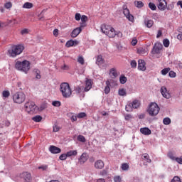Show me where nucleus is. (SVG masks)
<instances>
[{
    "label": "nucleus",
    "instance_id": "nucleus-45",
    "mask_svg": "<svg viewBox=\"0 0 182 182\" xmlns=\"http://www.w3.org/2000/svg\"><path fill=\"white\" fill-rule=\"evenodd\" d=\"M171 182H181V179L178 176H174Z\"/></svg>",
    "mask_w": 182,
    "mask_h": 182
},
{
    "label": "nucleus",
    "instance_id": "nucleus-47",
    "mask_svg": "<svg viewBox=\"0 0 182 182\" xmlns=\"http://www.w3.org/2000/svg\"><path fill=\"white\" fill-rule=\"evenodd\" d=\"M53 106H55V107H59L60 106V101H53L52 102Z\"/></svg>",
    "mask_w": 182,
    "mask_h": 182
},
{
    "label": "nucleus",
    "instance_id": "nucleus-53",
    "mask_svg": "<svg viewBox=\"0 0 182 182\" xmlns=\"http://www.w3.org/2000/svg\"><path fill=\"white\" fill-rule=\"evenodd\" d=\"M125 120H130V119H133V117L130 114H127L124 116Z\"/></svg>",
    "mask_w": 182,
    "mask_h": 182
},
{
    "label": "nucleus",
    "instance_id": "nucleus-38",
    "mask_svg": "<svg viewBox=\"0 0 182 182\" xmlns=\"http://www.w3.org/2000/svg\"><path fill=\"white\" fill-rule=\"evenodd\" d=\"M170 72V68H164L161 71V75L165 76V75H167Z\"/></svg>",
    "mask_w": 182,
    "mask_h": 182
},
{
    "label": "nucleus",
    "instance_id": "nucleus-3",
    "mask_svg": "<svg viewBox=\"0 0 182 182\" xmlns=\"http://www.w3.org/2000/svg\"><path fill=\"white\" fill-rule=\"evenodd\" d=\"M60 92H61L63 97L68 98L72 96V89L68 82H63L60 87Z\"/></svg>",
    "mask_w": 182,
    "mask_h": 182
},
{
    "label": "nucleus",
    "instance_id": "nucleus-51",
    "mask_svg": "<svg viewBox=\"0 0 182 182\" xmlns=\"http://www.w3.org/2000/svg\"><path fill=\"white\" fill-rule=\"evenodd\" d=\"M137 66V62H136V60H132L131 61V67L132 68H136Z\"/></svg>",
    "mask_w": 182,
    "mask_h": 182
},
{
    "label": "nucleus",
    "instance_id": "nucleus-62",
    "mask_svg": "<svg viewBox=\"0 0 182 182\" xmlns=\"http://www.w3.org/2000/svg\"><path fill=\"white\" fill-rule=\"evenodd\" d=\"M132 46H136V45H137V40L136 38H134L132 41Z\"/></svg>",
    "mask_w": 182,
    "mask_h": 182
},
{
    "label": "nucleus",
    "instance_id": "nucleus-9",
    "mask_svg": "<svg viewBox=\"0 0 182 182\" xmlns=\"http://www.w3.org/2000/svg\"><path fill=\"white\" fill-rule=\"evenodd\" d=\"M24 107L26 108V110L28 112V113H31V112H35V109H36V105H35V102H33L28 101L25 104Z\"/></svg>",
    "mask_w": 182,
    "mask_h": 182
},
{
    "label": "nucleus",
    "instance_id": "nucleus-35",
    "mask_svg": "<svg viewBox=\"0 0 182 182\" xmlns=\"http://www.w3.org/2000/svg\"><path fill=\"white\" fill-rule=\"evenodd\" d=\"M179 34L177 36V39L182 41V26L178 28Z\"/></svg>",
    "mask_w": 182,
    "mask_h": 182
},
{
    "label": "nucleus",
    "instance_id": "nucleus-48",
    "mask_svg": "<svg viewBox=\"0 0 182 182\" xmlns=\"http://www.w3.org/2000/svg\"><path fill=\"white\" fill-rule=\"evenodd\" d=\"M77 62L80 63V65H85V59H83V57L80 56L77 59Z\"/></svg>",
    "mask_w": 182,
    "mask_h": 182
},
{
    "label": "nucleus",
    "instance_id": "nucleus-21",
    "mask_svg": "<svg viewBox=\"0 0 182 182\" xmlns=\"http://www.w3.org/2000/svg\"><path fill=\"white\" fill-rule=\"evenodd\" d=\"M140 132L144 136H150L151 134V130L147 127L141 128Z\"/></svg>",
    "mask_w": 182,
    "mask_h": 182
},
{
    "label": "nucleus",
    "instance_id": "nucleus-20",
    "mask_svg": "<svg viewBox=\"0 0 182 182\" xmlns=\"http://www.w3.org/2000/svg\"><path fill=\"white\" fill-rule=\"evenodd\" d=\"M80 32H82V27H77L75 28L71 33V37L76 38L79 33H80Z\"/></svg>",
    "mask_w": 182,
    "mask_h": 182
},
{
    "label": "nucleus",
    "instance_id": "nucleus-6",
    "mask_svg": "<svg viewBox=\"0 0 182 182\" xmlns=\"http://www.w3.org/2000/svg\"><path fill=\"white\" fill-rule=\"evenodd\" d=\"M149 116H157L158 113H160V107L156 102H151L149 105V109L147 110Z\"/></svg>",
    "mask_w": 182,
    "mask_h": 182
},
{
    "label": "nucleus",
    "instance_id": "nucleus-11",
    "mask_svg": "<svg viewBox=\"0 0 182 182\" xmlns=\"http://www.w3.org/2000/svg\"><path fill=\"white\" fill-rule=\"evenodd\" d=\"M163 49V44L160 43H156L154 46V48L151 50L152 55H159L160 50Z\"/></svg>",
    "mask_w": 182,
    "mask_h": 182
},
{
    "label": "nucleus",
    "instance_id": "nucleus-10",
    "mask_svg": "<svg viewBox=\"0 0 182 182\" xmlns=\"http://www.w3.org/2000/svg\"><path fill=\"white\" fill-rule=\"evenodd\" d=\"M19 178L23 182H32V176L29 172H23L20 174Z\"/></svg>",
    "mask_w": 182,
    "mask_h": 182
},
{
    "label": "nucleus",
    "instance_id": "nucleus-34",
    "mask_svg": "<svg viewBox=\"0 0 182 182\" xmlns=\"http://www.w3.org/2000/svg\"><path fill=\"white\" fill-rule=\"evenodd\" d=\"M163 44L165 48H168L170 46V41L167 38L164 39Z\"/></svg>",
    "mask_w": 182,
    "mask_h": 182
},
{
    "label": "nucleus",
    "instance_id": "nucleus-46",
    "mask_svg": "<svg viewBox=\"0 0 182 182\" xmlns=\"http://www.w3.org/2000/svg\"><path fill=\"white\" fill-rule=\"evenodd\" d=\"M10 95H11V93L9 92V91H4L2 92L3 97H9Z\"/></svg>",
    "mask_w": 182,
    "mask_h": 182
},
{
    "label": "nucleus",
    "instance_id": "nucleus-58",
    "mask_svg": "<svg viewBox=\"0 0 182 182\" xmlns=\"http://www.w3.org/2000/svg\"><path fill=\"white\" fill-rule=\"evenodd\" d=\"M168 75L170 77H176V73L174 71H169Z\"/></svg>",
    "mask_w": 182,
    "mask_h": 182
},
{
    "label": "nucleus",
    "instance_id": "nucleus-31",
    "mask_svg": "<svg viewBox=\"0 0 182 182\" xmlns=\"http://www.w3.org/2000/svg\"><path fill=\"white\" fill-rule=\"evenodd\" d=\"M164 124H166V126H168L171 123V119L168 117H166L163 119Z\"/></svg>",
    "mask_w": 182,
    "mask_h": 182
},
{
    "label": "nucleus",
    "instance_id": "nucleus-61",
    "mask_svg": "<svg viewBox=\"0 0 182 182\" xmlns=\"http://www.w3.org/2000/svg\"><path fill=\"white\" fill-rule=\"evenodd\" d=\"M117 36L118 38H123V33L120 31H118L117 33H115V36Z\"/></svg>",
    "mask_w": 182,
    "mask_h": 182
},
{
    "label": "nucleus",
    "instance_id": "nucleus-27",
    "mask_svg": "<svg viewBox=\"0 0 182 182\" xmlns=\"http://www.w3.org/2000/svg\"><path fill=\"white\" fill-rule=\"evenodd\" d=\"M68 157H71V156H77V151L73 150V151H69L67 152Z\"/></svg>",
    "mask_w": 182,
    "mask_h": 182
},
{
    "label": "nucleus",
    "instance_id": "nucleus-1",
    "mask_svg": "<svg viewBox=\"0 0 182 182\" xmlns=\"http://www.w3.org/2000/svg\"><path fill=\"white\" fill-rule=\"evenodd\" d=\"M16 69H17V70H20V72L28 73L31 69V63L26 60L22 62L17 61L16 63Z\"/></svg>",
    "mask_w": 182,
    "mask_h": 182
},
{
    "label": "nucleus",
    "instance_id": "nucleus-33",
    "mask_svg": "<svg viewBox=\"0 0 182 182\" xmlns=\"http://www.w3.org/2000/svg\"><path fill=\"white\" fill-rule=\"evenodd\" d=\"M137 52L139 55H144L147 51H146L145 48L141 47L138 48Z\"/></svg>",
    "mask_w": 182,
    "mask_h": 182
},
{
    "label": "nucleus",
    "instance_id": "nucleus-13",
    "mask_svg": "<svg viewBox=\"0 0 182 182\" xmlns=\"http://www.w3.org/2000/svg\"><path fill=\"white\" fill-rule=\"evenodd\" d=\"M161 93L165 99H170V97H171V95L168 93V91H167V88L164 86L161 87Z\"/></svg>",
    "mask_w": 182,
    "mask_h": 182
},
{
    "label": "nucleus",
    "instance_id": "nucleus-29",
    "mask_svg": "<svg viewBox=\"0 0 182 182\" xmlns=\"http://www.w3.org/2000/svg\"><path fill=\"white\" fill-rule=\"evenodd\" d=\"M119 82L122 85H124V83L127 82V77H126L124 75H121L119 77Z\"/></svg>",
    "mask_w": 182,
    "mask_h": 182
},
{
    "label": "nucleus",
    "instance_id": "nucleus-17",
    "mask_svg": "<svg viewBox=\"0 0 182 182\" xmlns=\"http://www.w3.org/2000/svg\"><path fill=\"white\" fill-rule=\"evenodd\" d=\"M89 159V156H87V154L86 153L82 154L79 159V163L80 164H85L86 161H87V159Z\"/></svg>",
    "mask_w": 182,
    "mask_h": 182
},
{
    "label": "nucleus",
    "instance_id": "nucleus-18",
    "mask_svg": "<svg viewBox=\"0 0 182 182\" xmlns=\"http://www.w3.org/2000/svg\"><path fill=\"white\" fill-rule=\"evenodd\" d=\"M138 69L142 71L146 70V62H144V60H138Z\"/></svg>",
    "mask_w": 182,
    "mask_h": 182
},
{
    "label": "nucleus",
    "instance_id": "nucleus-16",
    "mask_svg": "<svg viewBox=\"0 0 182 182\" xmlns=\"http://www.w3.org/2000/svg\"><path fill=\"white\" fill-rule=\"evenodd\" d=\"M141 159L144 161V164H146V166L147 164L151 163V159H150V156L149 154H142Z\"/></svg>",
    "mask_w": 182,
    "mask_h": 182
},
{
    "label": "nucleus",
    "instance_id": "nucleus-2",
    "mask_svg": "<svg viewBox=\"0 0 182 182\" xmlns=\"http://www.w3.org/2000/svg\"><path fill=\"white\" fill-rule=\"evenodd\" d=\"M25 48L22 45H15L11 47V50H8L9 55L11 58H16L18 55H21L23 52Z\"/></svg>",
    "mask_w": 182,
    "mask_h": 182
},
{
    "label": "nucleus",
    "instance_id": "nucleus-15",
    "mask_svg": "<svg viewBox=\"0 0 182 182\" xmlns=\"http://www.w3.org/2000/svg\"><path fill=\"white\" fill-rule=\"evenodd\" d=\"M92 89V80L86 79L85 80V87L84 88V92H89Z\"/></svg>",
    "mask_w": 182,
    "mask_h": 182
},
{
    "label": "nucleus",
    "instance_id": "nucleus-26",
    "mask_svg": "<svg viewBox=\"0 0 182 182\" xmlns=\"http://www.w3.org/2000/svg\"><path fill=\"white\" fill-rule=\"evenodd\" d=\"M23 8L31 9V8H33V4L32 3L26 2L23 5Z\"/></svg>",
    "mask_w": 182,
    "mask_h": 182
},
{
    "label": "nucleus",
    "instance_id": "nucleus-41",
    "mask_svg": "<svg viewBox=\"0 0 182 182\" xmlns=\"http://www.w3.org/2000/svg\"><path fill=\"white\" fill-rule=\"evenodd\" d=\"M34 73H36V79H41V71H39L38 69H34Z\"/></svg>",
    "mask_w": 182,
    "mask_h": 182
},
{
    "label": "nucleus",
    "instance_id": "nucleus-57",
    "mask_svg": "<svg viewBox=\"0 0 182 182\" xmlns=\"http://www.w3.org/2000/svg\"><path fill=\"white\" fill-rule=\"evenodd\" d=\"M114 182H122V178H120V176H115L114 178Z\"/></svg>",
    "mask_w": 182,
    "mask_h": 182
},
{
    "label": "nucleus",
    "instance_id": "nucleus-52",
    "mask_svg": "<svg viewBox=\"0 0 182 182\" xmlns=\"http://www.w3.org/2000/svg\"><path fill=\"white\" fill-rule=\"evenodd\" d=\"M62 70H69V65L64 64L61 66Z\"/></svg>",
    "mask_w": 182,
    "mask_h": 182
},
{
    "label": "nucleus",
    "instance_id": "nucleus-19",
    "mask_svg": "<svg viewBox=\"0 0 182 182\" xmlns=\"http://www.w3.org/2000/svg\"><path fill=\"white\" fill-rule=\"evenodd\" d=\"M95 168H97L98 170H102V168H103V167H105V163L103 162V161L102 160H97L95 163Z\"/></svg>",
    "mask_w": 182,
    "mask_h": 182
},
{
    "label": "nucleus",
    "instance_id": "nucleus-54",
    "mask_svg": "<svg viewBox=\"0 0 182 182\" xmlns=\"http://www.w3.org/2000/svg\"><path fill=\"white\" fill-rule=\"evenodd\" d=\"M175 161L178 163V164H182V156L181 157H176Z\"/></svg>",
    "mask_w": 182,
    "mask_h": 182
},
{
    "label": "nucleus",
    "instance_id": "nucleus-40",
    "mask_svg": "<svg viewBox=\"0 0 182 182\" xmlns=\"http://www.w3.org/2000/svg\"><path fill=\"white\" fill-rule=\"evenodd\" d=\"M69 114V116H70L71 115V117H70V120H71V122H76L77 120V116H75V115H73V114L72 113H70V114Z\"/></svg>",
    "mask_w": 182,
    "mask_h": 182
},
{
    "label": "nucleus",
    "instance_id": "nucleus-63",
    "mask_svg": "<svg viewBox=\"0 0 182 182\" xmlns=\"http://www.w3.org/2000/svg\"><path fill=\"white\" fill-rule=\"evenodd\" d=\"M28 29L27 28H24L21 31V35H25L26 33H28Z\"/></svg>",
    "mask_w": 182,
    "mask_h": 182
},
{
    "label": "nucleus",
    "instance_id": "nucleus-4",
    "mask_svg": "<svg viewBox=\"0 0 182 182\" xmlns=\"http://www.w3.org/2000/svg\"><path fill=\"white\" fill-rule=\"evenodd\" d=\"M101 31L102 33H105L109 38H114L116 36L114 28L110 26L102 24L101 26Z\"/></svg>",
    "mask_w": 182,
    "mask_h": 182
},
{
    "label": "nucleus",
    "instance_id": "nucleus-49",
    "mask_svg": "<svg viewBox=\"0 0 182 182\" xmlns=\"http://www.w3.org/2000/svg\"><path fill=\"white\" fill-rule=\"evenodd\" d=\"M4 8L6 9H9V8H12V3L11 2H7L4 4Z\"/></svg>",
    "mask_w": 182,
    "mask_h": 182
},
{
    "label": "nucleus",
    "instance_id": "nucleus-23",
    "mask_svg": "<svg viewBox=\"0 0 182 182\" xmlns=\"http://www.w3.org/2000/svg\"><path fill=\"white\" fill-rule=\"evenodd\" d=\"M109 74L111 75L112 79H116V77H117V76H119L116 68H111L109 70Z\"/></svg>",
    "mask_w": 182,
    "mask_h": 182
},
{
    "label": "nucleus",
    "instance_id": "nucleus-24",
    "mask_svg": "<svg viewBox=\"0 0 182 182\" xmlns=\"http://www.w3.org/2000/svg\"><path fill=\"white\" fill-rule=\"evenodd\" d=\"M96 63L98 65V66H100V65H103V63H105V60L103 59V56L98 55Z\"/></svg>",
    "mask_w": 182,
    "mask_h": 182
},
{
    "label": "nucleus",
    "instance_id": "nucleus-30",
    "mask_svg": "<svg viewBox=\"0 0 182 182\" xmlns=\"http://www.w3.org/2000/svg\"><path fill=\"white\" fill-rule=\"evenodd\" d=\"M121 168L122 170H123V171H127V170H129V164H122L121 166Z\"/></svg>",
    "mask_w": 182,
    "mask_h": 182
},
{
    "label": "nucleus",
    "instance_id": "nucleus-8",
    "mask_svg": "<svg viewBox=\"0 0 182 182\" xmlns=\"http://www.w3.org/2000/svg\"><path fill=\"white\" fill-rule=\"evenodd\" d=\"M123 9V14L124 16L129 21V22H134V16L133 15L130 14V11L129 9H127V6H123L122 7Z\"/></svg>",
    "mask_w": 182,
    "mask_h": 182
},
{
    "label": "nucleus",
    "instance_id": "nucleus-39",
    "mask_svg": "<svg viewBox=\"0 0 182 182\" xmlns=\"http://www.w3.org/2000/svg\"><path fill=\"white\" fill-rule=\"evenodd\" d=\"M145 23L147 28H151V26H153L154 22L152 20H148Z\"/></svg>",
    "mask_w": 182,
    "mask_h": 182
},
{
    "label": "nucleus",
    "instance_id": "nucleus-12",
    "mask_svg": "<svg viewBox=\"0 0 182 182\" xmlns=\"http://www.w3.org/2000/svg\"><path fill=\"white\" fill-rule=\"evenodd\" d=\"M159 1L158 9L166 11L167 9V1L166 0H157Z\"/></svg>",
    "mask_w": 182,
    "mask_h": 182
},
{
    "label": "nucleus",
    "instance_id": "nucleus-14",
    "mask_svg": "<svg viewBox=\"0 0 182 182\" xmlns=\"http://www.w3.org/2000/svg\"><path fill=\"white\" fill-rule=\"evenodd\" d=\"M49 151L53 154H59V153H60V151H62V149H60V148H59V147H57V146H55L53 145H51L49 147Z\"/></svg>",
    "mask_w": 182,
    "mask_h": 182
},
{
    "label": "nucleus",
    "instance_id": "nucleus-64",
    "mask_svg": "<svg viewBox=\"0 0 182 182\" xmlns=\"http://www.w3.org/2000/svg\"><path fill=\"white\" fill-rule=\"evenodd\" d=\"M53 132H59V127H58V125H55L53 127Z\"/></svg>",
    "mask_w": 182,
    "mask_h": 182
},
{
    "label": "nucleus",
    "instance_id": "nucleus-25",
    "mask_svg": "<svg viewBox=\"0 0 182 182\" xmlns=\"http://www.w3.org/2000/svg\"><path fill=\"white\" fill-rule=\"evenodd\" d=\"M134 5L135 6H136V8H143V6H144V3H143V1H134Z\"/></svg>",
    "mask_w": 182,
    "mask_h": 182
},
{
    "label": "nucleus",
    "instance_id": "nucleus-56",
    "mask_svg": "<svg viewBox=\"0 0 182 182\" xmlns=\"http://www.w3.org/2000/svg\"><path fill=\"white\" fill-rule=\"evenodd\" d=\"M38 169L39 170H43V171H45V170L48 169V165L39 166Z\"/></svg>",
    "mask_w": 182,
    "mask_h": 182
},
{
    "label": "nucleus",
    "instance_id": "nucleus-44",
    "mask_svg": "<svg viewBox=\"0 0 182 182\" xmlns=\"http://www.w3.org/2000/svg\"><path fill=\"white\" fill-rule=\"evenodd\" d=\"M77 117L78 119H83V117H86V113L85 112H80L77 115Z\"/></svg>",
    "mask_w": 182,
    "mask_h": 182
},
{
    "label": "nucleus",
    "instance_id": "nucleus-59",
    "mask_svg": "<svg viewBox=\"0 0 182 182\" xmlns=\"http://www.w3.org/2000/svg\"><path fill=\"white\" fill-rule=\"evenodd\" d=\"M75 91L77 94L82 93V88L80 87H75Z\"/></svg>",
    "mask_w": 182,
    "mask_h": 182
},
{
    "label": "nucleus",
    "instance_id": "nucleus-60",
    "mask_svg": "<svg viewBox=\"0 0 182 182\" xmlns=\"http://www.w3.org/2000/svg\"><path fill=\"white\" fill-rule=\"evenodd\" d=\"M82 16L80 15V14L77 13L75 14V21H79L80 19H81Z\"/></svg>",
    "mask_w": 182,
    "mask_h": 182
},
{
    "label": "nucleus",
    "instance_id": "nucleus-5",
    "mask_svg": "<svg viewBox=\"0 0 182 182\" xmlns=\"http://www.w3.org/2000/svg\"><path fill=\"white\" fill-rule=\"evenodd\" d=\"M26 99V95L23 92H17L13 95V101L17 105H21L25 102Z\"/></svg>",
    "mask_w": 182,
    "mask_h": 182
},
{
    "label": "nucleus",
    "instance_id": "nucleus-32",
    "mask_svg": "<svg viewBox=\"0 0 182 182\" xmlns=\"http://www.w3.org/2000/svg\"><path fill=\"white\" fill-rule=\"evenodd\" d=\"M77 139L78 141H81V143L86 142V138H85V136L83 135H78Z\"/></svg>",
    "mask_w": 182,
    "mask_h": 182
},
{
    "label": "nucleus",
    "instance_id": "nucleus-37",
    "mask_svg": "<svg viewBox=\"0 0 182 182\" xmlns=\"http://www.w3.org/2000/svg\"><path fill=\"white\" fill-rule=\"evenodd\" d=\"M118 95L119 96H126V90L124 89H119L118 91Z\"/></svg>",
    "mask_w": 182,
    "mask_h": 182
},
{
    "label": "nucleus",
    "instance_id": "nucleus-50",
    "mask_svg": "<svg viewBox=\"0 0 182 182\" xmlns=\"http://www.w3.org/2000/svg\"><path fill=\"white\" fill-rule=\"evenodd\" d=\"M81 21L83 23L87 22V16H86L85 15L82 16Z\"/></svg>",
    "mask_w": 182,
    "mask_h": 182
},
{
    "label": "nucleus",
    "instance_id": "nucleus-7",
    "mask_svg": "<svg viewBox=\"0 0 182 182\" xmlns=\"http://www.w3.org/2000/svg\"><path fill=\"white\" fill-rule=\"evenodd\" d=\"M140 107V101L134 100L132 102L129 103L125 107L127 112H133V109H139Z\"/></svg>",
    "mask_w": 182,
    "mask_h": 182
},
{
    "label": "nucleus",
    "instance_id": "nucleus-28",
    "mask_svg": "<svg viewBox=\"0 0 182 182\" xmlns=\"http://www.w3.org/2000/svg\"><path fill=\"white\" fill-rule=\"evenodd\" d=\"M32 120L36 123H39V122L42 121V117L41 115H36L32 118Z\"/></svg>",
    "mask_w": 182,
    "mask_h": 182
},
{
    "label": "nucleus",
    "instance_id": "nucleus-55",
    "mask_svg": "<svg viewBox=\"0 0 182 182\" xmlns=\"http://www.w3.org/2000/svg\"><path fill=\"white\" fill-rule=\"evenodd\" d=\"M168 157H169V159H171V160H176V157L174 156V155H173V153L170 152L168 154Z\"/></svg>",
    "mask_w": 182,
    "mask_h": 182
},
{
    "label": "nucleus",
    "instance_id": "nucleus-43",
    "mask_svg": "<svg viewBox=\"0 0 182 182\" xmlns=\"http://www.w3.org/2000/svg\"><path fill=\"white\" fill-rule=\"evenodd\" d=\"M65 46L67 48H70V46H73V40H70L68 41L66 44H65Z\"/></svg>",
    "mask_w": 182,
    "mask_h": 182
},
{
    "label": "nucleus",
    "instance_id": "nucleus-42",
    "mask_svg": "<svg viewBox=\"0 0 182 182\" xmlns=\"http://www.w3.org/2000/svg\"><path fill=\"white\" fill-rule=\"evenodd\" d=\"M68 154H63L59 156L60 160L63 161V160H66V159H68Z\"/></svg>",
    "mask_w": 182,
    "mask_h": 182
},
{
    "label": "nucleus",
    "instance_id": "nucleus-36",
    "mask_svg": "<svg viewBox=\"0 0 182 182\" xmlns=\"http://www.w3.org/2000/svg\"><path fill=\"white\" fill-rule=\"evenodd\" d=\"M149 8H150L151 11H156V9H157V6H156V4L151 2L149 3Z\"/></svg>",
    "mask_w": 182,
    "mask_h": 182
},
{
    "label": "nucleus",
    "instance_id": "nucleus-22",
    "mask_svg": "<svg viewBox=\"0 0 182 182\" xmlns=\"http://www.w3.org/2000/svg\"><path fill=\"white\" fill-rule=\"evenodd\" d=\"M106 86L105 87L104 92L105 93V95H109V93H110V81L109 80H107L105 82Z\"/></svg>",
    "mask_w": 182,
    "mask_h": 182
}]
</instances>
